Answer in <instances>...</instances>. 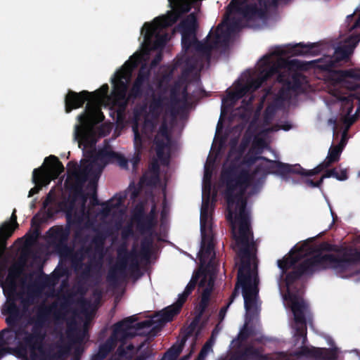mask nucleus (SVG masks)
Returning <instances> with one entry per match:
<instances>
[{
    "mask_svg": "<svg viewBox=\"0 0 360 360\" xmlns=\"http://www.w3.org/2000/svg\"><path fill=\"white\" fill-rule=\"evenodd\" d=\"M266 163L258 164L252 172L242 169L236 160L224 165L220 179L225 185V199L227 202L226 220L233 226L238 223V231H252L248 201L245 197L247 189L252 184L263 183L269 174L280 176L288 181L291 172L290 164L267 158Z\"/></svg>",
    "mask_w": 360,
    "mask_h": 360,
    "instance_id": "1",
    "label": "nucleus"
},
{
    "mask_svg": "<svg viewBox=\"0 0 360 360\" xmlns=\"http://www.w3.org/2000/svg\"><path fill=\"white\" fill-rule=\"evenodd\" d=\"M360 39L357 36H350L343 44H339L332 56L324 55L312 61L314 67L325 73L326 80L333 86H345L349 93L346 96H338L342 101V108L346 114L342 117V122L349 129L356 121L355 115H351L354 109V101L360 102V74L355 70H338L344 64L349 62L354 49Z\"/></svg>",
    "mask_w": 360,
    "mask_h": 360,
    "instance_id": "2",
    "label": "nucleus"
},
{
    "mask_svg": "<svg viewBox=\"0 0 360 360\" xmlns=\"http://www.w3.org/2000/svg\"><path fill=\"white\" fill-rule=\"evenodd\" d=\"M291 310L294 315V338L295 344L301 340L302 345L290 354L280 352L278 356L281 360L283 356H287L291 360H300V358H305L312 360H338L340 350L337 347L331 348L316 347L305 345L307 341V321L305 311L307 305L302 299H299L296 295L290 294Z\"/></svg>",
    "mask_w": 360,
    "mask_h": 360,
    "instance_id": "3",
    "label": "nucleus"
},
{
    "mask_svg": "<svg viewBox=\"0 0 360 360\" xmlns=\"http://www.w3.org/2000/svg\"><path fill=\"white\" fill-rule=\"evenodd\" d=\"M56 305H43L39 307L35 316L32 319L33 326L31 333H29L24 327L18 326L19 323L13 326H8L0 332V349H6L2 353V356L6 353H12L15 349L26 352L28 347H33L37 340H41L42 335L40 328H44L49 322L53 309Z\"/></svg>",
    "mask_w": 360,
    "mask_h": 360,
    "instance_id": "4",
    "label": "nucleus"
},
{
    "mask_svg": "<svg viewBox=\"0 0 360 360\" xmlns=\"http://www.w3.org/2000/svg\"><path fill=\"white\" fill-rule=\"evenodd\" d=\"M236 245L240 247L238 255L240 258V265L238 268L237 278L242 288L243 298L245 295L250 297L256 298L258 293L257 278H254L252 283V271L251 260L255 257L253 251H256V245L253 241L252 231H238V236L234 235Z\"/></svg>",
    "mask_w": 360,
    "mask_h": 360,
    "instance_id": "5",
    "label": "nucleus"
},
{
    "mask_svg": "<svg viewBox=\"0 0 360 360\" xmlns=\"http://www.w3.org/2000/svg\"><path fill=\"white\" fill-rule=\"evenodd\" d=\"M103 168L95 165L94 162L86 159L81 160V166L76 161H70L68 164V176L65 181V187L69 192L77 197L82 193L84 184L89 179V186L94 190L91 202L93 205H98L99 201L96 195V183Z\"/></svg>",
    "mask_w": 360,
    "mask_h": 360,
    "instance_id": "6",
    "label": "nucleus"
},
{
    "mask_svg": "<svg viewBox=\"0 0 360 360\" xmlns=\"http://www.w3.org/2000/svg\"><path fill=\"white\" fill-rule=\"evenodd\" d=\"M137 319L134 316H131L115 323L112 328V333L105 342L99 346L97 354L105 359L107 356L115 349L117 342L121 345L117 348V353L120 356L127 354L124 345L128 340L135 337L136 335H141L137 332L143 328H149L154 324L153 320H145L135 324Z\"/></svg>",
    "mask_w": 360,
    "mask_h": 360,
    "instance_id": "7",
    "label": "nucleus"
},
{
    "mask_svg": "<svg viewBox=\"0 0 360 360\" xmlns=\"http://www.w3.org/2000/svg\"><path fill=\"white\" fill-rule=\"evenodd\" d=\"M348 256L350 255L345 254L342 257H338L333 253L315 252L298 263L297 266L304 277L307 278L326 269H333L337 274H341L347 271V266L354 259Z\"/></svg>",
    "mask_w": 360,
    "mask_h": 360,
    "instance_id": "8",
    "label": "nucleus"
},
{
    "mask_svg": "<svg viewBox=\"0 0 360 360\" xmlns=\"http://www.w3.org/2000/svg\"><path fill=\"white\" fill-rule=\"evenodd\" d=\"M44 163L46 164V168L41 166L33 170L32 181L35 186L30 190L28 197L38 193L43 186L49 184L52 180L58 179L65 170L63 163L53 155L46 158Z\"/></svg>",
    "mask_w": 360,
    "mask_h": 360,
    "instance_id": "9",
    "label": "nucleus"
},
{
    "mask_svg": "<svg viewBox=\"0 0 360 360\" xmlns=\"http://www.w3.org/2000/svg\"><path fill=\"white\" fill-rule=\"evenodd\" d=\"M277 0H231L228 8H232L246 20L263 19L266 17L268 11L271 7H277Z\"/></svg>",
    "mask_w": 360,
    "mask_h": 360,
    "instance_id": "10",
    "label": "nucleus"
},
{
    "mask_svg": "<svg viewBox=\"0 0 360 360\" xmlns=\"http://www.w3.org/2000/svg\"><path fill=\"white\" fill-rule=\"evenodd\" d=\"M103 113L97 106L87 103L85 111L78 116L79 124L75 125V137L79 141L89 142V136L94 126L104 120Z\"/></svg>",
    "mask_w": 360,
    "mask_h": 360,
    "instance_id": "11",
    "label": "nucleus"
},
{
    "mask_svg": "<svg viewBox=\"0 0 360 360\" xmlns=\"http://www.w3.org/2000/svg\"><path fill=\"white\" fill-rule=\"evenodd\" d=\"M22 292L16 291L15 293H9L6 297V302L3 309L2 314L7 315L5 321L7 326H13L19 323L22 318V313L20 308L17 304V301L20 300Z\"/></svg>",
    "mask_w": 360,
    "mask_h": 360,
    "instance_id": "12",
    "label": "nucleus"
},
{
    "mask_svg": "<svg viewBox=\"0 0 360 360\" xmlns=\"http://www.w3.org/2000/svg\"><path fill=\"white\" fill-rule=\"evenodd\" d=\"M261 62L257 77L252 79L248 82L252 91L259 89L265 82L276 75V68H272L270 56H264L261 59Z\"/></svg>",
    "mask_w": 360,
    "mask_h": 360,
    "instance_id": "13",
    "label": "nucleus"
},
{
    "mask_svg": "<svg viewBox=\"0 0 360 360\" xmlns=\"http://www.w3.org/2000/svg\"><path fill=\"white\" fill-rule=\"evenodd\" d=\"M198 27V18L194 13H190L179 22L175 30L181 34V45L190 43V40L197 36Z\"/></svg>",
    "mask_w": 360,
    "mask_h": 360,
    "instance_id": "14",
    "label": "nucleus"
},
{
    "mask_svg": "<svg viewBox=\"0 0 360 360\" xmlns=\"http://www.w3.org/2000/svg\"><path fill=\"white\" fill-rule=\"evenodd\" d=\"M84 155L93 159L92 160H88L89 162H95L96 160H100L105 162H117L122 169H128V160L123 155L111 150L101 149L96 155L94 154L93 150H89L86 152ZM94 164L96 165V163Z\"/></svg>",
    "mask_w": 360,
    "mask_h": 360,
    "instance_id": "15",
    "label": "nucleus"
},
{
    "mask_svg": "<svg viewBox=\"0 0 360 360\" xmlns=\"http://www.w3.org/2000/svg\"><path fill=\"white\" fill-rule=\"evenodd\" d=\"M334 252L335 254H333L338 257H342L343 255L347 254L350 256L348 257L354 258L347 266V271L349 270L352 266L358 264L360 262V259L356 258V253H359L360 250H358L355 248H339L335 245H332L328 243V242H322L319 244V248L316 250L315 252Z\"/></svg>",
    "mask_w": 360,
    "mask_h": 360,
    "instance_id": "16",
    "label": "nucleus"
},
{
    "mask_svg": "<svg viewBox=\"0 0 360 360\" xmlns=\"http://www.w3.org/2000/svg\"><path fill=\"white\" fill-rule=\"evenodd\" d=\"M43 328H40V333L42 335L41 340H37V342L33 347H27L30 350V360H57L59 357L58 354L53 352L50 348L44 347L42 345L45 338Z\"/></svg>",
    "mask_w": 360,
    "mask_h": 360,
    "instance_id": "17",
    "label": "nucleus"
},
{
    "mask_svg": "<svg viewBox=\"0 0 360 360\" xmlns=\"http://www.w3.org/2000/svg\"><path fill=\"white\" fill-rule=\"evenodd\" d=\"M158 27L155 23L145 22L141 30V34H143L145 41L148 42L155 37L153 47L155 49H162L168 41V35L167 34H157Z\"/></svg>",
    "mask_w": 360,
    "mask_h": 360,
    "instance_id": "18",
    "label": "nucleus"
},
{
    "mask_svg": "<svg viewBox=\"0 0 360 360\" xmlns=\"http://www.w3.org/2000/svg\"><path fill=\"white\" fill-rule=\"evenodd\" d=\"M91 94L84 90L79 93L69 90L65 98V110L70 113L74 109L83 106L84 103L90 98Z\"/></svg>",
    "mask_w": 360,
    "mask_h": 360,
    "instance_id": "19",
    "label": "nucleus"
},
{
    "mask_svg": "<svg viewBox=\"0 0 360 360\" xmlns=\"http://www.w3.org/2000/svg\"><path fill=\"white\" fill-rule=\"evenodd\" d=\"M129 79L128 72L125 70H120L115 74V77L112 79V84L114 87V94L118 100H124L127 97V80Z\"/></svg>",
    "mask_w": 360,
    "mask_h": 360,
    "instance_id": "20",
    "label": "nucleus"
},
{
    "mask_svg": "<svg viewBox=\"0 0 360 360\" xmlns=\"http://www.w3.org/2000/svg\"><path fill=\"white\" fill-rule=\"evenodd\" d=\"M43 288V283L40 279L36 281L34 283L30 284L27 286L26 296L22 295L20 298V304L22 306V313L27 311L29 307L34 302L35 299L39 295Z\"/></svg>",
    "mask_w": 360,
    "mask_h": 360,
    "instance_id": "21",
    "label": "nucleus"
},
{
    "mask_svg": "<svg viewBox=\"0 0 360 360\" xmlns=\"http://www.w3.org/2000/svg\"><path fill=\"white\" fill-rule=\"evenodd\" d=\"M83 257L75 258L72 260V265L75 271H79L82 269L81 272V277L84 279H89L91 277L92 273L100 269L103 260L95 259L92 257L86 264L82 262Z\"/></svg>",
    "mask_w": 360,
    "mask_h": 360,
    "instance_id": "22",
    "label": "nucleus"
},
{
    "mask_svg": "<svg viewBox=\"0 0 360 360\" xmlns=\"http://www.w3.org/2000/svg\"><path fill=\"white\" fill-rule=\"evenodd\" d=\"M211 32L212 30L210 32L208 36L207 37V41L203 43L200 41L196 36L190 40V43L184 44L181 45L182 49L185 51H188L190 49L192 48L197 52L210 56L212 51L217 49L211 39Z\"/></svg>",
    "mask_w": 360,
    "mask_h": 360,
    "instance_id": "23",
    "label": "nucleus"
},
{
    "mask_svg": "<svg viewBox=\"0 0 360 360\" xmlns=\"http://www.w3.org/2000/svg\"><path fill=\"white\" fill-rule=\"evenodd\" d=\"M201 248L198 254L200 262H205L206 260L215 257L214 236L212 229L208 233L201 234Z\"/></svg>",
    "mask_w": 360,
    "mask_h": 360,
    "instance_id": "24",
    "label": "nucleus"
},
{
    "mask_svg": "<svg viewBox=\"0 0 360 360\" xmlns=\"http://www.w3.org/2000/svg\"><path fill=\"white\" fill-rule=\"evenodd\" d=\"M47 233L58 249L67 248V242L70 233L69 227L63 228L60 226H54L50 228Z\"/></svg>",
    "mask_w": 360,
    "mask_h": 360,
    "instance_id": "25",
    "label": "nucleus"
},
{
    "mask_svg": "<svg viewBox=\"0 0 360 360\" xmlns=\"http://www.w3.org/2000/svg\"><path fill=\"white\" fill-rule=\"evenodd\" d=\"M272 68H276V74L280 72H297L298 70H305V65L297 59L287 60L278 59L276 62L271 63Z\"/></svg>",
    "mask_w": 360,
    "mask_h": 360,
    "instance_id": "26",
    "label": "nucleus"
},
{
    "mask_svg": "<svg viewBox=\"0 0 360 360\" xmlns=\"http://www.w3.org/2000/svg\"><path fill=\"white\" fill-rule=\"evenodd\" d=\"M302 75L299 72H280L277 76L279 83L285 84L292 91L299 90L302 86L300 78Z\"/></svg>",
    "mask_w": 360,
    "mask_h": 360,
    "instance_id": "27",
    "label": "nucleus"
},
{
    "mask_svg": "<svg viewBox=\"0 0 360 360\" xmlns=\"http://www.w3.org/2000/svg\"><path fill=\"white\" fill-rule=\"evenodd\" d=\"M232 33L226 27L224 29L221 24L217 25L215 33L211 39L217 49L221 46H226L229 41Z\"/></svg>",
    "mask_w": 360,
    "mask_h": 360,
    "instance_id": "28",
    "label": "nucleus"
},
{
    "mask_svg": "<svg viewBox=\"0 0 360 360\" xmlns=\"http://www.w3.org/2000/svg\"><path fill=\"white\" fill-rule=\"evenodd\" d=\"M321 48L319 43H299L293 46L292 52L295 55H318L321 53Z\"/></svg>",
    "mask_w": 360,
    "mask_h": 360,
    "instance_id": "29",
    "label": "nucleus"
},
{
    "mask_svg": "<svg viewBox=\"0 0 360 360\" xmlns=\"http://www.w3.org/2000/svg\"><path fill=\"white\" fill-rule=\"evenodd\" d=\"M180 13L174 8L165 15L157 17L154 19V23L161 28L172 26L181 18Z\"/></svg>",
    "mask_w": 360,
    "mask_h": 360,
    "instance_id": "30",
    "label": "nucleus"
},
{
    "mask_svg": "<svg viewBox=\"0 0 360 360\" xmlns=\"http://www.w3.org/2000/svg\"><path fill=\"white\" fill-rule=\"evenodd\" d=\"M75 199L71 201H64L60 203V208L66 212V219L69 224H80L82 221V215L72 211L75 207Z\"/></svg>",
    "mask_w": 360,
    "mask_h": 360,
    "instance_id": "31",
    "label": "nucleus"
},
{
    "mask_svg": "<svg viewBox=\"0 0 360 360\" xmlns=\"http://www.w3.org/2000/svg\"><path fill=\"white\" fill-rule=\"evenodd\" d=\"M126 270L124 262H116L115 265L111 267L107 275V281L112 284H117L120 278L126 277Z\"/></svg>",
    "mask_w": 360,
    "mask_h": 360,
    "instance_id": "32",
    "label": "nucleus"
},
{
    "mask_svg": "<svg viewBox=\"0 0 360 360\" xmlns=\"http://www.w3.org/2000/svg\"><path fill=\"white\" fill-rule=\"evenodd\" d=\"M169 142L170 139H167L164 136H155L154 138L157 157L161 161L162 164L165 165L169 163V157L165 155V150L169 146Z\"/></svg>",
    "mask_w": 360,
    "mask_h": 360,
    "instance_id": "33",
    "label": "nucleus"
},
{
    "mask_svg": "<svg viewBox=\"0 0 360 360\" xmlns=\"http://www.w3.org/2000/svg\"><path fill=\"white\" fill-rule=\"evenodd\" d=\"M202 269L201 274H203L204 278L200 281L199 286L202 287L207 280V276H210V280L212 279V275H214L217 271V263L216 262V257H212L209 260H206L205 262H200Z\"/></svg>",
    "mask_w": 360,
    "mask_h": 360,
    "instance_id": "34",
    "label": "nucleus"
},
{
    "mask_svg": "<svg viewBox=\"0 0 360 360\" xmlns=\"http://www.w3.org/2000/svg\"><path fill=\"white\" fill-rule=\"evenodd\" d=\"M106 237L105 233L98 230L91 239V244L94 245V250L98 254L99 260H103L104 257V244Z\"/></svg>",
    "mask_w": 360,
    "mask_h": 360,
    "instance_id": "35",
    "label": "nucleus"
},
{
    "mask_svg": "<svg viewBox=\"0 0 360 360\" xmlns=\"http://www.w3.org/2000/svg\"><path fill=\"white\" fill-rule=\"evenodd\" d=\"M127 198L126 194L117 193L109 200L103 203V212L108 214L112 209L120 207Z\"/></svg>",
    "mask_w": 360,
    "mask_h": 360,
    "instance_id": "36",
    "label": "nucleus"
},
{
    "mask_svg": "<svg viewBox=\"0 0 360 360\" xmlns=\"http://www.w3.org/2000/svg\"><path fill=\"white\" fill-rule=\"evenodd\" d=\"M299 261V257L293 254H289L283 257L282 259H278V266L281 270L282 276L286 274L287 271L294 266H297V263Z\"/></svg>",
    "mask_w": 360,
    "mask_h": 360,
    "instance_id": "37",
    "label": "nucleus"
},
{
    "mask_svg": "<svg viewBox=\"0 0 360 360\" xmlns=\"http://www.w3.org/2000/svg\"><path fill=\"white\" fill-rule=\"evenodd\" d=\"M290 167L292 168L290 169V174H299L304 176H312L324 171L321 164L318 165L316 167L310 170H306L299 164L290 165Z\"/></svg>",
    "mask_w": 360,
    "mask_h": 360,
    "instance_id": "38",
    "label": "nucleus"
},
{
    "mask_svg": "<svg viewBox=\"0 0 360 360\" xmlns=\"http://www.w3.org/2000/svg\"><path fill=\"white\" fill-rule=\"evenodd\" d=\"M181 311V309L174 303L163 309L160 311V319L158 320L162 324L172 321L173 318L177 315Z\"/></svg>",
    "mask_w": 360,
    "mask_h": 360,
    "instance_id": "39",
    "label": "nucleus"
},
{
    "mask_svg": "<svg viewBox=\"0 0 360 360\" xmlns=\"http://www.w3.org/2000/svg\"><path fill=\"white\" fill-rule=\"evenodd\" d=\"M194 0H168L169 5L172 8H175L180 15L188 13Z\"/></svg>",
    "mask_w": 360,
    "mask_h": 360,
    "instance_id": "40",
    "label": "nucleus"
},
{
    "mask_svg": "<svg viewBox=\"0 0 360 360\" xmlns=\"http://www.w3.org/2000/svg\"><path fill=\"white\" fill-rule=\"evenodd\" d=\"M248 360H271L269 354H263L262 348H255L253 346L245 347Z\"/></svg>",
    "mask_w": 360,
    "mask_h": 360,
    "instance_id": "41",
    "label": "nucleus"
},
{
    "mask_svg": "<svg viewBox=\"0 0 360 360\" xmlns=\"http://www.w3.org/2000/svg\"><path fill=\"white\" fill-rule=\"evenodd\" d=\"M16 229L11 223L6 221L0 225V245H5L6 240L13 235Z\"/></svg>",
    "mask_w": 360,
    "mask_h": 360,
    "instance_id": "42",
    "label": "nucleus"
},
{
    "mask_svg": "<svg viewBox=\"0 0 360 360\" xmlns=\"http://www.w3.org/2000/svg\"><path fill=\"white\" fill-rule=\"evenodd\" d=\"M127 255H128L129 257V269L131 272L138 271L139 270V252H137L135 247L133 248V249L131 251H128L127 248L126 247V252Z\"/></svg>",
    "mask_w": 360,
    "mask_h": 360,
    "instance_id": "43",
    "label": "nucleus"
},
{
    "mask_svg": "<svg viewBox=\"0 0 360 360\" xmlns=\"http://www.w3.org/2000/svg\"><path fill=\"white\" fill-rule=\"evenodd\" d=\"M136 229L141 233H150L156 224L146 216L136 222Z\"/></svg>",
    "mask_w": 360,
    "mask_h": 360,
    "instance_id": "44",
    "label": "nucleus"
},
{
    "mask_svg": "<svg viewBox=\"0 0 360 360\" xmlns=\"http://www.w3.org/2000/svg\"><path fill=\"white\" fill-rule=\"evenodd\" d=\"M213 285L214 281L212 279L209 280L207 286L203 289L201 293L200 300L198 303L199 305L207 308L208 307L210 302L211 294L213 290Z\"/></svg>",
    "mask_w": 360,
    "mask_h": 360,
    "instance_id": "45",
    "label": "nucleus"
},
{
    "mask_svg": "<svg viewBox=\"0 0 360 360\" xmlns=\"http://www.w3.org/2000/svg\"><path fill=\"white\" fill-rule=\"evenodd\" d=\"M285 275V282L288 288H290L295 281L304 277L297 265L294 266L291 271L286 272Z\"/></svg>",
    "mask_w": 360,
    "mask_h": 360,
    "instance_id": "46",
    "label": "nucleus"
},
{
    "mask_svg": "<svg viewBox=\"0 0 360 360\" xmlns=\"http://www.w3.org/2000/svg\"><path fill=\"white\" fill-rule=\"evenodd\" d=\"M236 98L233 91H229L227 93L226 97L222 98L221 117L226 113V108H233L234 106L236 103L238 101Z\"/></svg>",
    "mask_w": 360,
    "mask_h": 360,
    "instance_id": "47",
    "label": "nucleus"
},
{
    "mask_svg": "<svg viewBox=\"0 0 360 360\" xmlns=\"http://www.w3.org/2000/svg\"><path fill=\"white\" fill-rule=\"evenodd\" d=\"M66 335L69 341L72 343H81L83 340V335L79 333L75 327L68 325Z\"/></svg>",
    "mask_w": 360,
    "mask_h": 360,
    "instance_id": "48",
    "label": "nucleus"
},
{
    "mask_svg": "<svg viewBox=\"0 0 360 360\" xmlns=\"http://www.w3.org/2000/svg\"><path fill=\"white\" fill-rule=\"evenodd\" d=\"M143 86L144 85L134 81L129 92L128 93V99H136L142 97L143 94Z\"/></svg>",
    "mask_w": 360,
    "mask_h": 360,
    "instance_id": "49",
    "label": "nucleus"
},
{
    "mask_svg": "<svg viewBox=\"0 0 360 360\" xmlns=\"http://www.w3.org/2000/svg\"><path fill=\"white\" fill-rule=\"evenodd\" d=\"M150 76V70L145 65H142L137 74V77L135 79V82L140 83L143 85L149 82Z\"/></svg>",
    "mask_w": 360,
    "mask_h": 360,
    "instance_id": "50",
    "label": "nucleus"
},
{
    "mask_svg": "<svg viewBox=\"0 0 360 360\" xmlns=\"http://www.w3.org/2000/svg\"><path fill=\"white\" fill-rule=\"evenodd\" d=\"M181 85L179 82H176L174 85L170 89V101L172 104L177 105L181 103V98H179Z\"/></svg>",
    "mask_w": 360,
    "mask_h": 360,
    "instance_id": "51",
    "label": "nucleus"
},
{
    "mask_svg": "<svg viewBox=\"0 0 360 360\" xmlns=\"http://www.w3.org/2000/svg\"><path fill=\"white\" fill-rule=\"evenodd\" d=\"M226 28L231 33L240 31L242 28L241 20L236 17L230 18L226 22Z\"/></svg>",
    "mask_w": 360,
    "mask_h": 360,
    "instance_id": "52",
    "label": "nucleus"
},
{
    "mask_svg": "<svg viewBox=\"0 0 360 360\" xmlns=\"http://www.w3.org/2000/svg\"><path fill=\"white\" fill-rule=\"evenodd\" d=\"M333 177L339 181H345L346 180V176L345 172H343L342 176H339V172L337 171L336 168H333L330 169H326L324 174L321 176V179L323 182V179L326 178Z\"/></svg>",
    "mask_w": 360,
    "mask_h": 360,
    "instance_id": "53",
    "label": "nucleus"
},
{
    "mask_svg": "<svg viewBox=\"0 0 360 360\" xmlns=\"http://www.w3.org/2000/svg\"><path fill=\"white\" fill-rule=\"evenodd\" d=\"M130 99H128V96L124 100H118L116 98L114 101V105L117 107V114L118 117L122 116L126 110L128 102Z\"/></svg>",
    "mask_w": 360,
    "mask_h": 360,
    "instance_id": "54",
    "label": "nucleus"
},
{
    "mask_svg": "<svg viewBox=\"0 0 360 360\" xmlns=\"http://www.w3.org/2000/svg\"><path fill=\"white\" fill-rule=\"evenodd\" d=\"M342 153V148L340 146H332L328 153L327 157L337 162L340 160V157Z\"/></svg>",
    "mask_w": 360,
    "mask_h": 360,
    "instance_id": "55",
    "label": "nucleus"
},
{
    "mask_svg": "<svg viewBox=\"0 0 360 360\" xmlns=\"http://www.w3.org/2000/svg\"><path fill=\"white\" fill-rule=\"evenodd\" d=\"M258 160H267V158L264 156H257L253 155H250L248 153L245 155L243 159L242 164L246 165L250 167L253 165Z\"/></svg>",
    "mask_w": 360,
    "mask_h": 360,
    "instance_id": "56",
    "label": "nucleus"
},
{
    "mask_svg": "<svg viewBox=\"0 0 360 360\" xmlns=\"http://www.w3.org/2000/svg\"><path fill=\"white\" fill-rule=\"evenodd\" d=\"M208 220L209 214L208 212H200V232L201 234L208 233V231L211 228L208 229Z\"/></svg>",
    "mask_w": 360,
    "mask_h": 360,
    "instance_id": "57",
    "label": "nucleus"
},
{
    "mask_svg": "<svg viewBox=\"0 0 360 360\" xmlns=\"http://www.w3.org/2000/svg\"><path fill=\"white\" fill-rule=\"evenodd\" d=\"M125 252H126V245L123 244L117 249V262H120V261L124 262L125 268L127 269L128 262L129 261L128 255H127Z\"/></svg>",
    "mask_w": 360,
    "mask_h": 360,
    "instance_id": "58",
    "label": "nucleus"
},
{
    "mask_svg": "<svg viewBox=\"0 0 360 360\" xmlns=\"http://www.w3.org/2000/svg\"><path fill=\"white\" fill-rule=\"evenodd\" d=\"M21 272L22 269L20 268L18 266L11 267L8 271V274L6 281L16 283V280L21 274Z\"/></svg>",
    "mask_w": 360,
    "mask_h": 360,
    "instance_id": "59",
    "label": "nucleus"
},
{
    "mask_svg": "<svg viewBox=\"0 0 360 360\" xmlns=\"http://www.w3.org/2000/svg\"><path fill=\"white\" fill-rule=\"evenodd\" d=\"M2 288L4 295H7L9 293H15L17 291V284L13 281H6L5 283L2 284Z\"/></svg>",
    "mask_w": 360,
    "mask_h": 360,
    "instance_id": "60",
    "label": "nucleus"
},
{
    "mask_svg": "<svg viewBox=\"0 0 360 360\" xmlns=\"http://www.w3.org/2000/svg\"><path fill=\"white\" fill-rule=\"evenodd\" d=\"M155 136H164L165 138H166L167 139H171L167 123L166 121H163L161 123V124L159 127V129L158 131V133Z\"/></svg>",
    "mask_w": 360,
    "mask_h": 360,
    "instance_id": "61",
    "label": "nucleus"
},
{
    "mask_svg": "<svg viewBox=\"0 0 360 360\" xmlns=\"http://www.w3.org/2000/svg\"><path fill=\"white\" fill-rule=\"evenodd\" d=\"M108 85L107 84H105L102 85L98 90H96L95 91L90 93L91 96H96L97 98H101L108 94Z\"/></svg>",
    "mask_w": 360,
    "mask_h": 360,
    "instance_id": "62",
    "label": "nucleus"
},
{
    "mask_svg": "<svg viewBox=\"0 0 360 360\" xmlns=\"http://www.w3.org/2000/svg\"><path fill=\"white\" fill-rule=\"evenodd\" d=\"M146 217V214L144 212V207L143 205H137L134 210L133 214V219L135 222L141 219L143 217Z\"/></svg>",
    "mask_w": 360,
    "mask_h": 360,
    "instance_id": "63",
    "label": "nucleus"
},
{
    "mask_svg": "<svg viewBox=\"0 0 360 360\" xmlns=\"http://www.w3.org/2000/svg\"><path fill=\"white\" fill-rule=\"evenodd\" d=\"M252 333V330L248 328L246 324L238 334V339L240 341L246 340Z\"/></svg>",
    "mask_w": 360,
    "mask_h": 360,
    "instance_id": "64",
    "label": "nucleus"
}]
</instances>
